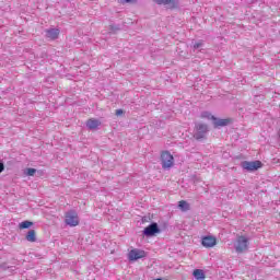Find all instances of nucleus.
Returning <instances> with one entry per match:
<instances>
[{
    "instance_id": "obj_8",
    "label": "nucleus",
    "mask_w": 280,
    "mask_h": 280,
    "mask_svg": "<svg viewBox=\"0 0 280 280\" xmlns=\"http://www.w3.org/2000/svg\"><path fill=\"white\" fill-rule=\"evenodd\" d=\"M201 246H203V248H213L218 246V238L213 235L202 236Z\"/></svg>"
},
{
    "instance_id": "obj_19",
    "label": "nucleus",
    "mask_w": 280,
    "mask_h": 280,
    "mask_svg": "<svg viewBox=\"0 0 280 280\" xmlns=\"http://www.w3.org/2000/svg\"><path fill=\"white\" fill-rule=\"evenodd\" d=\"M200 47H202V42L195 43L194 49H200Z\"/></svg>"
},
{
    "instance_id": "obj_10",
    "label": "nucleus",
    "mask_w": 280,
    "mask_h": 280,
    "mask_svg": "<svg viewBox=\"0 0 280 280\" xmlns=\"http://www.w3.org/2000/svg\"><path fill=\"white\" fill-rule=\"evenodd\" d=\"M158 5H167L168 10L178 8V0H153Z\"/></svg>"
},
{
    "instance_id": "obj_21",
    "label": "nucleus",
    "mask_w": 280,
    "mask_h": 280,
    "mask_svg": "<svg viewBox=\"0 0 280 280\" xmlns=\"http://www.w3.org/2000/svg\"><path fill=\"white\" fill-rule=\"evenodd\" d=\"M3 170H5V166L3 165V163H0V174L1 172H3Z\"/></svg>"
},
{
    "instance_id": "obj_4",
    "label": "nucleus",
    "mask_w": 280,
    "mask_h": 280,
    "mask_svg": "<svg viewBox=\"0 0 280 280\" xmlns=\"http://www.w3.org/2000/svg\"><path fill=\"white\" fill-rule=\"evenodd\" d=\"M242 167L247 172H257V170H261V167H264V164L259 160L254 162L244 161L242 162Z\"/></svg>"
},
{
    "instance_id": "obj_15",
    "label": "nucleus",
    "mask_w": 280,
    "mask_h": 280,
    "mask_svg": "<svg viewBox=\"0 0 280 280\" xmlns=\"http://www.w3.org/2000/svg\"><path fill=\"white\" fill-rule=\"evenodd\" d=\"M25 238L27 242H31V243L36 242V231L35 230L28 231Z\"/></svg>"
},
{
    "instance_id": "obj_5",
    "label": "nucleus",
    "mask_w": 280,
    "mask_h": 280,
    "mask_svg": "<svg viewBox=\"0 0 280 280\" xmlns=\"http://www.w3.org/2000/svg\"><path fill=\"white\" fill-rule=\"evenodd\" d=\"M235 250L236 253H244L245 250H248V237L244 235L237 236Z\"/></svg>"
},
{
    "instance_id": "obj_18",
    "label": "nucleus",
    "mask_w": 280,
    "mask_h": 280,
    "mask_svg": "<svg viewBox=\"0 0 280 280\" xmlns=\"http://www.w3.org/2000/svg\"><path fill=\"white\" fill-rule=\"evenodd\" d=\"M36 174V168H27V176H34Z\"/></svg>"
},
{
    "instance_id": "obj_13",
    "label": "nucleus",
    "mask_w": 280,
    "mask_h": 280,
    "mask_svg": "<svg viewBox=\"0 0 280 280\" xmlns=\"http://www.w3.org/2000/svg\"><path fill=\"white\" fill-rule=\"evenodd\" d=\"M195 279L197 280H205L206 276H205V271L202 269H195L192 272Z\"/></svg>"
},
{
    "instance_id": "obj_11",
    "label": "nucleus",
    "mask_w": 280,
    "mask_h": 280,
    "mask_svg": "<svg viewBox=\"0 0 280 280\" xmlns=\"http://www.w3.org/2000/svg\"><path fill=\"white\" fill-rule=\"evenodd\" d=\"M59 36H60V30L58 28L46 30V38H48V40H56L58 39Z\"/></svg>"
},
{
    "instance_id": "obj_12",
    "label": "nucleus",
    "mask_w": 280,
    "mask_h": 280,
    "mask_svg": "<svg viewBox=\"0 0 280 280\" xmlns=\"http://www.w3.org/2000/svg\"><path fill=\"white\" fill-rule=\"evenodd\" d=\"M100 126H102V121L96 118H90L86 120V127L90 130H95V128H100Z\"/></svg>"
},
{
    "instance_id": "obj_2",
    "label": "nucleus",
    "mask_w": 280,
    "mask_h": 280,
    "mask_svg": "<svg viewBox=\"0 0 280 280\" xmlns=\"http://www.w3.org/2000/svg\"><path fill=\"white\" fill-rule=\"evenodd\" d=\"M65 222L68 226H78L80 224V217L74 210H70L65 214Z\"/></svg>"
},
{
    "instance_id": "obj_9",
    "label": "nucleus",
    "mask_w": 280,
    "mask_h": 280,
    "mask_svg": "<svg viewBox=\"0 0 280 280\" xmlns=\"http://www.w3.org/2000/svg\"><path fill=\"white\" fill-rule=\"evenodd\" d=\"M156 233H161V230H159V224L156 223L150 224L143 231V234L147 235V237H152V235H156Z\"/></svg>"
},
{
    "instance_id": "obj_14",
    "label": "nucleus",
    "mask_w": 280,
    "mask_h": 280,
    "mask_svg": "<svg viewBox=\"0 0 280 280\" xmlns=\"http://www.w3.org/2000/svg\"><path fill=\"white\" fill-rule=\"evenodd\" d=\"M178 209H180V211H189V209H191V206H189V202H187L186 200H180L178 202Z\"/></svg>"
},
{
    "instance_id": "obj_17",
    "label": "nucleus",
    "mask_w": 280,
    "mask_h": 280,
    "mask_svg": "<svg viewBox=\"0 0 280 280\" xmlns=\"http://www.w3.org/2000/svg\"><path fill=\"white\" fill-rule=\"evenodd\" d=\"M119 3H121V5H126V3H137V0H119Z\"/></svg>"
},
{
    "instance_id": "obj_1",
    "label": "nucleus",
    "mask_w": 280,
    "mask_h": 280,
    "mask_svg": "<svg viewBox=\"0 0 280 280\" xmlns=\"http://www.w3.org/2000/svg\"><path fill=\"white\" fill-rule=\"evenodd\" d=\"M160 159L163 170H172L174 167V155L170 151H162Z\"/></svg>"
},
{
    "instance_id": "obj_16",
    "label": "nucleus",
    "mask_w": 280,
    "mask_h": 280,
    "mask_svg": "<svg viewBox=\"0 0 280 280\" xmlns=\"http://www.w3.org/2000/svg\"><path fill=\"white\" fill-rule=\"evenodd\" d=\"M30 226H34V223L32 221H23L20 223V229H30Z\"/></svg>"
},
{
    "instance_id": "obj_20",
    "label": "nucleus",
    "mask_w": 280,
    "mask_h": 280,
    "mask_svg": "<svg viewBox=\"0 0 280 280\" xmlns=\"http://www.w3.org/2000/svg\"><path fill=\"white\" fill-rule=\"evenodd\" d=\"M124 115V109H116V116L121 117Z\"/></svg>"
},
{
    "instance_id": "obj_7",
    "label": "nucleus",
    "mask_w": 280,
    "mask_h": 280,
    "mask_svg": "<svg viewBox=\"0 0 280 280\" xmlns=\"http://www.w3.org/2000/svg\"><path fill=\"white\" fill-rule=\"evenodd\" d=\"M195 130H196V132H195L194 137L197 141H200V139H205V135H207V132H209V127L205 124H197L195 126Z\"/></svg>"
},
{
    "instance_id": "obj_6",
    "label": "nucleus",
    "mask_w": 280,
    "mask_h": 280,
    "mask_svg": "<svg viewBox=\"0 0 280 280\" xmlns=\"http://www.w3.org/2000/svg\"><path fill=\"white\" fill-rule=\"evenodd\" d=\"M147 253L143 249H139V248H133L131 250H129L128 253V259L129 261H137L139 259H143L144 257H147Z\"/></svg>"
},
{
    "instance_id": "obj_3",
    "label": "nucleus",
    "mask_w": 280,
    "mask_h": 280,
    "mask_svg": "<svg viewBox=\"0 0 280 280\" xmlns=\"http://www.w3.org/2000/svg\"><path fill=\"white\" fill-rule=\"evenodd\" d=\"M201 117L211 118L212 121H214V128H222L224 126H229V125L233 124V119H231V118L218 119V118H215V116H211V114H209V113H203L201 115Z\"/></svg>"
}]
</instances>
